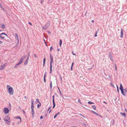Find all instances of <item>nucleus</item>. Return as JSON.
<instances>
[{
	"instance_id": "1",
	"label": "nucleus",
	"mask_w": 127,
	"mask_h": 127,
	"mask_svg": "<svg viewBox=\"0 0 127 127\" xmlns=\"http://www.w3.org/2000/svg\"><path fill=\"white\" fill-rule=\"evenodd\" d=\"M8 91L10 94L11 95H12L13 94L14 90L12 87H10L8 88Z\"/></svg>"
},
{
	"instance_id": "2",
	"label": "nucleus",
	"mask_w": 127,
	"mask_h": 127,
	"mask_svg": "<svg viewBox=\"0 0 127 127\" xmlns=\"http://www.w3.org/2000/svg\"><path fill=\"white\" fill-rule=\"evenodd\" d=\"M50 22L49 21H48L46 23L45 25L43 26V29L44 30H46L47 28H48L50 25Z\"/></svg>"
},
{
	"instance_id": "3",
	"label": "nucleus",
	"mask_w": 127,
	"mask_h": 127,
	"mask_svg": "<svg viewBox=\"0 0 127 127\" xmlns=\"http://www.w3.org/2000/svg\"><path fill=\"white\" fill-rule=\"evenodd\" d=\"M14 119H19L20 120L18 121H17V124H20L22 121V120L21 117L20 116H18L17 117H15L14 118Z\"/></svg>"
},
{
	"instance_id": "4",
	"label": "nucleus",
	"mask_w": 127,
	"mask_h": 127,
	"mask_svg": "<svg viewBox=\"0 0 127 127\" xmlns=\"http://www.w3.org/2000/svg\"><path fill=\"white\" fill-rule=\"evenodd\" d=\"M119 89L121 90V93L123 94V95H125V94H124L123 91V88L121 83H120V87Z\"/></svg>"
},
{
	"instance_id": "5",
	"label": "nucleus",
	"mask_w": 127,
	"mask_h": 127,
	"mask_svg": "<svg viewBox=\"0 0 127 127\" xmlns=\"http://www.w3.org/2000/svg\"><path fill=\"white\" fill-rule=\"evenodd\" d=\"M25 57L26 56L25 55H24L22 56L20 59L19 62L18 63L21 64L23 62Z\"/></svg>"
},
{
	"instance_id": "6",
	"label": "nucleus",
	"mask_w": 127,
	"mask_h": 127,
	"mask_svg": "<svg viewBox=\"0 0 127 127\" xmlns=\"http://www.w3.org/2000/svg\"><path fill=\"white\" fill-rule=\"evenodd\" d=\"M3 111L5 114H7L9 112V109L7 108H5L4 109Z\"/></svg>"
},
{
	"instance_id": "7",
	"label": "nucleus",
	"mask_w": 127,
	"mask_h": 127,
	"mask_svg": "<svg viewBox=\"0 0 127 127\" xmlns=\"http://www.w3.org/2000/svg\"><path fill=\"white\" fill-rule=\"evenodd\" d=\"M5 121L7 124L9 125L10 124V122H11V120L10 118H9V120H6Z\"/></svg>"
},
{
	"instance_id": "8",
	"label": "nucleus",
	"mask_w": 127,
	"mask_h": 127,
	"mask_svg": "<svg viewBox=\"0 0 127 127\" xmlns=\"http://www.w3.org/2000/svg\"><path fill=\"white\" fill-rule=\"evenodd\" d=\"M50 64H52V63L53 62V56H52L51 54H50Z\"/></svg>"
},
{
	"instance_id": "9",
	"label": "nucleus",
	"mask_w": 127,
	"mask_h": 127,
	"mask_svg": "<svg viewBox=\"0 0 127 127\" xmlns=\"http://www.w3.org/2000/svg\"><path fill=\"white\" fill-rule=\"evenodd\" d=\"M109 56L110 59L111 60L112 62H113L114 61V60L112 59L113 56L110 52L109 53Z\"/></svg>"
},
{
	"instance_id": "10",
	"label": "nucleus",
	"mask_w": 127,
	"mask_h": 127,
	"mask_svg": "<svg viewBox=\"0 0 127 127\" xmlns=\"http://www.w3.org/2000/svg\"><path fill=\"white\" fill-rule=\"evenodd\" d=\"M15 38L17 39L18 43H19V40L18 36V35L16 33H15Z\"/></svg>"
},
{
	"instance_id": "11",
	"label": "nucleus",
	"mask_w": 127,
	"mask_h": 127,
	"mask_svg": "<svg viewBox=\"0 0 127 127\" xmlns=\"http://www.w3.org/2000/svg\"><path fill=\"white\" fill-rule=\"evenodd\" d=\"M0 27L3 29L5 28V26L4 24H0Z\"/></svg>"
},
{
	"instance_id": "12",
	"label": "nucleus",
	"mask_w": 127,
	"mask_h": 127,
	"mask_svg": "<svg viewBox=\"0 0 127 127\" xmlns=\"http://www.w3.org/2000/svg\"><path fill=\"white\" fill-rule=\"evenodd\" d=\"M5 64H4L2 65L0 68V70H2L4 69L5 68Z\"/></svg>"
},
{
	"instance_id": "13",
	"label": "nucleus",
	"mask_w": 127,
	"mask_h": 127,
	"mask_svg": "<svg viewBox=\"0 0 127 127\" xmlns=\"http://www.w3.org/2000/svg\"><path fill=\"white\" fill-rule=\"evenodd\" d=\"M46 73H47V72H45L44 74V82H45V83L46 82L45 78H46Z\"/></svg>"
},
{
	"instance_id": "14",
	"label": "nucleus",
	"mask_w": 127,
	"mask_h": 127,
	"mask_svg": "<svg viewBox=\"0 0 127 127\" xmlns=\"http://www.w3.org/2000/svg\"><path fill=\"white\" fill-rule=\"evenodd\" d=\"M20 64L19 63H17L15 65V66H14V68H17L20 65Z\"/></svg>"
},
{
	"instance_id": "15",
	"label": "nucleus",
	"mask_w": 127,
	"mask_h": 127,
	"mask_svg": "<svg viewBox=\"0 0 127 127\" xmlns=\"http://www.w3.org/2000/svg\"><path fill=\"white\" fill-rule=\"evenodd\" d=\"M29 59L28 57L27 59L26 60L25 63H24V64L25 65H26L28 63V60Z\"/></svg>"
},
{
	"instance_id": "16",
	"label": "nucleus",
	"mask_w": 127,
	"mask_h": 127,
	"mask_svg": "<svg viewBox=\"0 0 127 127\" xmlns=\"http://www.w3.org/2000/svg\"><path fill=\"white\" fill-rule=\"evenodd\" d=\"M92 112L94 114H95V115H98V116H99V117H101V118L102 117V116H100V115H99L98 114V113H96L94 111H92Z\"/></svg>"
},
{
	"instance_id": "17",
	"label": "nucleus",
	"mask_w": 127,
	"mask_h": 127,
	"mask_svg": "<svg viewBox=\"0 0 127 127\" xmlns=\"http://www.w3.org/2000/svg\"><path fill=\"white\" fill-rule=\"evenodd\" d=\"M52 64H50V73H51L52 72Z\"/></svg>"
},
{
	"instance_id": "18",
	"label": "nucleus",
	"mask_w": 127,
	"mask_h": 127,
	"mask_svg": "<svg viewBox=\"0 0 127 127\" xmlns=\"http://www.w3.org/2000/svg\"><path fill=\"white\" fill-rule=\"evenodd\" d=\"M123 31L122 30V29H121V35L120 36L121 38H122L123 37Z\"/></svg>"
},
{
	"instance_id": "19",
	"label": "nucleus",
	"mask_w": 127,
	"mask_h": 127,
	"mask_svg": "<svg viewBox=\"0 0 127 127\" xmlns=\"http://www.w3.org/2000/svg\"><path fill=\"white\" fill-rule=\"evenodd\" d=\"M123 91L124 93V94H125V95H124V96H126V92H127V88H126L125 89H123Z\"/></svg>"
},
{
	"instance_id": "20",
	"label": "nucleus",
	"mask_w": 127,
	"mask_h": 127,
	"mask_svg": "<svg viewBox=\"0 0 127 127\" xmlns=\"http://www.w3.org/2000/svg\"><path fill=\"white\" fill-rule=\"evenodd\" d=\"M123 116H124L125 117H126V114L125 113H122V112H121L120 113Z\"/></svg>"
},
{
	"instance_id": "21",
	"label": "nucleus",
	"mask_w": 127,
	"mask_h": 127,
	"mask_svg": "<svg viewBox=\"0 0 127 127\" xmlns=\"http://www.w3.org/2000/svg\"><path fill=\"white\" fill-rule=\"evenodd\" d=\"M53 108H54L55 107V100H53Z\"/></svg>"
},
{
	"instance_id": "22",
	"label": "nucleus",
	"mask_w": 127,
	"mask_h": 127,
	"mask_svg": "<svg viewBox=\"0 0 127 127\" xmlns=\"http://www.w3.org/2000/svg\"><path fill=\"white\" fill-rule=\"evenodd\" d=\"M62 44V40L61 39H60V43L59 44L60 46L61 47Z\"/></svg>"
},
{
	"instance_id": "23",
	"label": "nucleus",
	"mask_w": 127,
	"mask_h": 127,
	"mask_svg": "<svg viewBox=\"0 0 127 127\" xmlns=\"http://www.w3.org/2000/svg\"><path fill=\"white\" fill-rule=\"evenodd\" d=\"M40 102L39 99H36V101L35 102V103L36 104L38 103H39Z\"/></svg>"
},
{
	"instance_id": "24",
	"label": "nucleus",
	"mask_w": 127,
	"mask_h": 127,
	"mask_svg": "<svg viewBox=\"0 0 127 127\" xmlns=\"http://www.w3.org/2000/svg\"><path fill=\"white\" fill-rule=\"evenodd\" d=\"M41 103H40V102L39 103V104H37V107L38 108H39V107L40 106H41Z\"/></svg>"
},
{
	"instance_id": "25",
	"label": "nucleus",
	"mask_w": 127,
	"mask_h": 127,
	"mask_svg": "<svg viewBox=\"0 0 127 127\" xmlns=\"http://www.w3.org/2000/svg\"><path fill=\"white\" fill-rule=\"evenodd\" d=\"M51 108V107H49L48 110V111H49V113H50L51 112V109L50 110Z\"/></svg>"
},
{
	"instance_id": "26",
	"label": "nucleus",
	"mask_w": 127,
	"mask_h": 127,
	"mask_svg": "<svg viewBox=\"0 0 127 127\" xmlns=\"http://www.w3.org/2000/svg\"><path fill=\"white\" fill-rule=\"evenodd\" d=\"M31 109H33L34 108V104H31Z\"/></svg>"
},
{
	"instance_id": "27",
	"label": "nucleus",
	"mask_w": 127,
	"mask_h": 127,
	"mask_svg": "<svg viewBox=\"0 0 127 127\" xmlns=\"http://www.w3.org/2000/svg\"><path fill=\"white\" fill-rule=\"evenodd\" d=\"M92 108L94 109L95 110L96 109V108L95 106L94 105H93L92 106Z\"/></svg>"
},
{
	"instance_id": "28",
	"label": "nucleus",
	"mask_w": 127,
	"mask_h": 127,
	"mask_svg": "<svg viewBox=\"0 0 127 127\" xmlns=\"http://www.w3.org/2000/svg\"><path fill=\"white\" fill-rule=\"evenodd\" d=\"M2 34H4L5 35H6L7 37H8V36L6 34V33L4 32H3L2 33Z\"/></svg>"
},
{
	"instance_id": "29",
	"label": "nucleus",
	"mask_w": 127,
	"mask_h": 127,
	"mask_svg": "<svg viewBox=\"0 0 127 127\" xmlns=\"http://www.w3.org/2000/svg\"><path fill=\"white\" fill-rule=\"evenodd\" d=\"M88 103L89 104H91L93 103H94V102H92L91 101H88Z\"/></svg>"
},
{
	"instance_id": "30",
	"label": "nucleus",
	"mask_w": 127,
	"mask_h": 127,
	"mask_svg": "<svg viewBox=\"0 0 127 127\" xmlns=\"http://www.w3.org/2000/svg\"><path fill=\"white\" fill-rule=\"evenodd\" d=\"M32 114H34V112L33 109H32Z\"/></svg>"
},
{
	"instance_id": "31",
	"label": "nucleus",
	"mask_w": 127,
	"mask_h": 127,
	"mask_svg": "<svg viewBox=\"0 0 127 127\" xmlns=\"http://www.w3.org/2000/svg\"><path fill=\"white\" fill-rule=\"evenodd\" d=\"M5 118H6L8 120H9V118H10L9 116H7L5 117Z\"/></svg>"
},
{
	"instance_id": "32",
	"label": "nucleus",
	"mask_w": 127,
	"mask_h": 127,
	"mask_svg": "<svg viewBox=\"0 0 127 127\" xmlns=\"http://www.w3.org/2000/svg\"><path fill=\"white\" fill-rule=\"evenodd\" d=\"M50 87L51 88V89L52 88V81H51L50 83Z\"/></svg>"
},
{
	"instance_id": "33",
	"label": "nucleus",
	"mask_w": 127,
	"mask_h": 127,
	"mask_svg": "<svg viewBox=\"0 0 127 127\" xmlns=\"http://www.w3.org/2000/svg\"><path fill=\"white\" fill-rule=\"evenodd\" d=\"M31 104H34V101L32 99L31 100Z\"/></svg>"
},
{
	"instance_id": "34",
	"label": "nucleus",
	"mask_w": 127,
	"mask_h": 127,
	"mask_svg": "<svg viewBox=\"0 0 127 127\" xmlns=\"http://www.w3.org/2000/svg\"><path fill=\"white\" fill-rule=\"evenodd\" d=\"M45 61H46V58H44L43 60V63H45Z\"/></svg>"
},
{
	"instance_id": "35",
	"label": "nucleus",
	"mask_w": 127,
	"mask_h": 127,
	"mask_svg": "<svg viewBox=\"0 0 127 127\" xmlns=\"http://www.w3.org/2000/svg\"><path fill=\"white\" fill-rule=\"evenodd\" d=\"M44 42L45 44V45H46V46H47V44H46V42L44 39Z\"/></svg>"
},
{
	"instance_id": "36",
	"label": "nucleus",
	"mask_w": 127,
	"mask_h": 127,
	"mask_svg": "<svg viewBox=\"0 0 127 127\" xmlns=\"http://www.w3.org/2000/svg\"><path fill=\"white\" fill-rule=\"evenodd\" d=\"M53 48L51 46L50 47V51H51L52 50V49H53Z\"/></svg>"
},
{
	"instance_id": "37",
	"label": "nucleus",
	"mask_w": 127,
	"mask_h": 127,
	"mask_svg": "<svg viewBox=\"0 0 127 127\" xmlns=\"http://www.w3.org/2000/svg\"><path fill=\"white\" fill-rule=\"evenodd\" d=\"M108 77L110 79V80H111V77L110 76V75L109 74L108 75Z\"/></svg>"
},
{
	"instance_id": "38",
	"label": "nucleus",
	"mask_w": 127,
	"mask_h": 127,
	"mask_svg": "<svg viewBox=\"0 0 127 127\" xmlns=\"http://www.w3.org/2000/svg\"><path fill=\"white\" fill-rule=\"evenodd\" d=\"M2 8V10H3V11H5L6 12H7L4 9V8H3V7H2V8Z\"/></svg>"
},
{
	"instance_id": "39",
	"label": "nucleus",
	"mask_w": 127,
	"mask_h": 127,
	"mask_svg": "<svg viewBox=\"0 0 127 127\" xmlns=\"http://www.w3.org/2000/svg\"><path fill=\"white\" fill-rule=\"evenodd\" d=\"M78 102H79L80 103V104H82L81 102V101H80V99H78Z\"/></svg>"
},
{
	"instance_id": "40",
	"label": "nucleus",
	"mask_w": 127,
	"mask_h": 127,
	"mask_svg": "<svg viewBox=\"0 0 127 127\" xmlns=\"http://www.w3.org/2000/svg\"><path fill=\"white\" fill-rule=\"evenodd\" d=\"M97 32L96 31L95 33V36L96 37L97 36Z\"/></svg>"
},
{
	"instance_id": "41",
	"label": "nucleus",
	"mask_w": 127,
	"mask_h": 127,
	"mask_svg": "<svg viewBox=\"0 0 127 127\" xmlns=\"http://www.w3.org/2000/svg\"><path fill=\"white\" fill-rule=\"evenodd\" d=\"M114 65H115V70H116L117 69V68L116 65V64H114Z\"/></svg>"
},
{
	"instance_id": "42",
	"label": "nucleus",
	"mask_w": 127,
	"mask_h": 127,
	"mask_svg": "<svg viewBox=\"0 0 127 127\" xmlns=\"http://www.w3.org/2000/svg\"><path fill=\"white\" fill-rule=\"evenodd\" d=\"M0 37L3 39L4 38V37L3 36H0Z\"/></svg>"
},
{
	"instance_id": "43",
	"label": "nucleus",
	"mask_w": 127,
	"mask_h": 127,
	"mask_svg": "<svg viewBox=\"0 0 127 127\" xmlns=\"http://www.w3.org/2000/svg\"><path fill=\"white\" fill-rule=\"evenodd\" d=\"M44 2V1L43 0H41L40 2V3L41 4H43L42 3Z\"/></svg>"
},
{
	"instance_id": "44",
	"label": "nucleus",
	"mask_w": 127,
	"mask_h": 127,
	"mask_svg": "<svg viewBox=\"0 0 127 127\" xmlns=\"http://www.w3.org/2000/svg\"><path fill=\"white\" fill-rule=\"evenodd\" d=\"M55 95H54L53 96V100H55L54 99Z\"/></svg>"
},
{
	"instance_id": "45",
	"label": "nucleus",
	"mask_w": 127,
	"mask_h": 127,
	"mask_svg": "<svg viewBox=\"0 0 127 127\" xmlns=\"http://www.w3.org/2000/svg\"><path fill=\"white\" fill-rule=\"evenodd\" d=\"M58 89H59V92H60V94H61V95H62V93H61V91L60 89L58 88Z\"/></svg>"
},
{
	"instance_id": "46",
	"label": "nucleus",
	"mask_w": 127,
	"mask_h": 127,
	"mask_svg": "<svg viewBox=\"0 0 127 127\" xmlns=\"http://www.w3.org/2000/svg\"><path fill=\"white\" fill-rule=\"evenodd\" d=\"M32 118H33L34 116V114H32Z\"/></svg>"
},
{
	"instance_id": "47",
	"label": "nucleus",
	"mask_w": 127,
	"mask_h": 127,
	"mask_svg": "<svg viewBox=\"0 0 127 127\" xmlns=\"http://www.w3.org/2000/svg\"><path fill=\"white\" fill-rule=\"evenodd\" d=\"M43 116H40V119H42L43 118Z\"/></svg>"
},
{
	"instance_id": "48",
	"label": "nucleus",
	"mask_w": 127,
	"mask_h": 127,
	"mask_svg": "<svg viewBox=\"0 0 127 127\" xmlns=\"http://www.w3.org/2000/svg\"><path fill=\"white\" fill-rule=\"evenodd\" d=\"M110 85L112 86H113L114 87V86L113 85V84L112 83H111L110 84Z\"/></svg>"
},
{
	"instance_id": "49",
	"label": "nucleus",
	"mask_w": 127,
	"mask_h": 127,
	"mask_svg": "<svg viewBox=\"0 0 127 127\" xmlns=\"http://www.w3.org/2000/svg\"><path fill=\"white\" fill-rule=\"evenodd\" d=\"M29 24L31 25V26H32V23L30 22H29Z\"/></svg>"
},
{
	"instance_id": "50",
	"label": "nucleus",
	"mask_w": 127,
	"mask_h": 127,
	"mask_svg": "<svg viewBox=\"0 0 127 127\" xmlns=\"http://www.w3.org/2000/svg\"><path fill=\"white\" fill-rule=\"evenodd\" d=\"M34 57H35V58H37V56H36V54H34Z\"/></svg>"
},
{
	"instance_id": "51",
	"label": "nucleus",
	"mask_w": 127,
	"mask_h": 127,
	"mask_svg": "<svg viewBox=\"0 0 127 127\" xmlns=\"http://www.w3.org/2000/svg\"><path fill=\"white\" fill-rule=\"evenodd\" d=\"M73 65H74V63L73 62H72V64H71V66H72V67H73Z\"/></svg>"
},
{
	"instance_id": "52",
	"label": "nucleus",
	"mask_w": 127,
	"mask_h": 127,
	"mask_svg": "<svg viewBox=\"0 0 127 127\" xmlns=\"http://www.w3.org/2000/svg\"><path fill=\"white\" fill-rule=\"evenodd\" d=\"M6 120H8V119H7L6 118H5L3 120L5 121Z\"/></svg>"
},
{
	"instance_id": "53",
	"label": "nucleus",
	"mask_w": 127,
	"mask_h": 127,
	"mask_svg": "<svg viewBox=\"0 0 127 127\" xmlns=\"http://www.w3.org/2000/svg\"><path fill=\"white\" fill-rule=\"evenodd\" d=\"M23 111L24 112V114H26V112L23 110Z\"/></svg>"
},
{
	"instance_id": "54",
	"label": "nucleus",
	"mask_w": 127,
	"mask_h": 127,
	"mask_svg": "<svg viewBox=\"0 0 127 127\" xmlns=\"http://www.w3.org/2000/svg\"><path fill=\"white\" fill-rule=\"evenodd\" d=\"M60 113L59 112L56 114V117L58 115V114Z\"/></svg>"
},
{
	"instance_id": "55",
	"label": "nucleus",
	"mask_w": 127,
	"mask_h": 127,
	"mask_svg": "<svg viewBox=\"0 0 127 127\" xmlns=\"http://www.w3.org/2000/svg\"><path fill=\"white\" fill-rule=\"evenodd\" d=\"M9 107L11 108V104L10 103H9Z\"/></svg>"
},
{
	"instance_id": "56",
	"label": "nucleus",
	"mask_w": 127,
	"mask_h": 127,
	"mask_svg": "<svg viewBox=\"0 0 127 127\" xmlns=\"http://www.w3.org/2000/svg\"><path fill=\"white\" fill-rule=\"evenodd\" d=\"M10 86L8 85H7V87L8 88L9 87H10Z\"/></svg>"
},
{
	"instance_id": "57",
	"label": "nucleus",
	"mask_w": 127,
	"mask_h": 127,
	"mask_svg": "<svg viewBox=\"0 0 127 127\" xmlns=\"http://www.w3.org/2000/svg\"><path fill=\"white\" fill-rule=\"evenodd\" d=\"M79 115H80V116H83V117H84L83 116V115L82 114H79Z\"/></svg>"
},
{
	"instance_id": "58",
	"label": "nucleus",
	"mask_w": 127,
	"mask_h": 127,
	"mask_svg": "<svg viewBox=\"0 0 127 127\" xmlns=\"http://www.w3.org/2000/svg\"><path fill=\"white\" fill-rule=\"evenodd\" d=\"M72 67H72V66H71V70H73V68H72Z\"/></svg>"
},
{
	"instance_id": "59",
	"label": "nucleus",
	"mask_w": 127,
	"mask_h": 127,
	"mask_svg": "<svg viewBox=\"0 0 127 127\" xmlns=\"http://www.w3.org/2000/svg\"><path fill=\"white\" fill-rule=\"evenodd\" d=\"M30 53H29H29L28 55V57L29 58V56H30Z\"/></svg>"
},
{
	"instance_id": "60",
	"label": "nucleus",
	"mask_w": 127,
	"mask_h": 127,
	"mask_svg": "<svg viewBox=\"0 0 127 127\" xmlns=\"http://www.w3.org/2000/svg\"><path fill=\"white\" fill-rule=\"evenodd\" d=\"M2 41H0V44H2Z\"/></svg>"
},
{
	"instance_id": "61",
	"label": "nucleus",
	"mask_w": 127,
	"mask_h": 127,
	"mask_svg": "<svg viewBox=\"0 0 127 127\" xmlns=\"http://www.w3.org/2000/svg\"><path fill=\"white\" fill-rule=\"evenodd\" d=\"M45 63H43V67L44 66L45 64Z\"/></svg>"
},
{
	"instance_id": "62",
	"label": "nucleus",
	"mask_w": 127,
	"mask_h": 127,
	"mask_svg": "<svg viewBox=\"0 0 127 127\" xmlns=\"http://www.w3.org/2000/svg\"><path fill=\"white\" fill-rule=\"evenodd\" d=\"M72 54H73V55H76V54L73 53V52H72Z\"/></svg>"
},
{
	"instance_id": "63",
	"label": "nucleus",
	"mask_w": 127,
	"mask_h": 127,
	"mask_svg": "<svg viewBox=\"0 0 127 127\" xmlns=\"http://www.w3.org/2000/svg\"><path fill=\"white\" fill-rule=\"evenodd\" d=\"M94 21L93 20H92V22L93 23H94Z\"/></svg>"
},
{
	"instance_id": "64",
	"label": "nucleus",
	"mask_w": 127,
	"mask_h": 127,
	"mask_svg": "<svg viewBox=\"0 0 127 127\" xmlns=\"http://www.w3.org/2000/svg\"><path fill=\"white\" fill-rule=\"evenodd\" d=\"M57 50L58 51H60V49L58 48V49H57Z\"/></svg>"
}]
</instances>
